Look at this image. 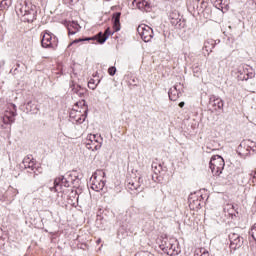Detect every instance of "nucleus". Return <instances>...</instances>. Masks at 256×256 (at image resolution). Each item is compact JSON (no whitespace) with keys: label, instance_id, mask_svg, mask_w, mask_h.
Instances as JSON below:
<instances>
[{"label":"nucleus","instance_id":"obj_1","mask_svg":"<svg viewBox=\"0 0 256 256\" xmlns=\"http://www.w3.org/2000/svg\"><path fill=\"white\" fill-rule=\"evenodd\" d=\"M16 13L20 17H25V21L28 23H33V21L37 19V10H35V6L25 0L17 3Z\"/></svg>","mask_w":256,"mask_h":256},{"label":"nucleus","instance_id":"obj_2","mask_svg":"<svg viewBox=\"0 0 256 256\" xmlns=\"http://www.w3.org/2000/svg\"><path fill=\"white\" fill-rule=\"evenodd\" d=\"M166 255L175 256L181 253V248H179V242L174 238L165 239L160 245Z\"/></svg>","mask_w":256,"mask_h":256},{"label":"nucleus","instance_id":"obj_3","mask_svg":"<svg viewBox=\"0 0 256 256\" xmlns=\"http://www.w3.org/2000/svg\"><path fill=\"white\" fill-rule=\"evenodd\" d=\"M237 153L243 159L249 157L251 153H256V143L251 140H243L237 148Z\"/></svg>","mask_w":256,"mask_h":256},{"label":"nucleus","instance_id":"obj_4","mask_svg":"<svg viewBox=\"0 0 256 256\" xmlns=\"http://www.w3.org/2000/svg\"><path fill=\"white\" fill-rule=\"evenodd\" d=\"M209 167L214 177H219L225 169V160L219 155H214L211 157Z\"/></svg>","mask_w":256,"mask_h":256},{"label":"nucleus","instance_id":"obj_5","mask_svg":"<svg viewBox=\"0 0 256 256\" xmlns=\"http://www.w3.org/2000/svg\"><path fill=\"white\" fill-rule=\"evenodd\" d=\"M85 143L90 151H99L103 145V138L99 134H89Z\"/></svg>","mask_w":256,"mask_h":256},{"label":"nucleus","instance_id":"obj_6","mask_svg":"<svg viewBox=\"0 0 256 256\" xmlns=\"http://www.w3.org/2000/svg\"><path fill=\"white\" fill-rule=\"evenodd\" d=\"M63 187H71V176H59L55 178L54 187L50 188V191L61 193Z\"/></svg>","mask_w":256,"mask_h":256},{"label":"nucleus","instance_id":"obj_7","mask_svg":"<svg viewBox=\"0 0 256 256\" xmlns=\"http://www.w3.org/2000/svg\"><path fill=\"white\" fill-rule=\"evenodd\" d=\"M41 44L45 49H55L59 45V40H57L55 35L49 32H43Z\"/></svg>","mask_w":256,"mask_h":256},{"label":"nucleus","instance_id":"obj_8","mask_svg":"<svg viewBox=\"0 0 256 256\" xmlns=\"http://www.w3.org/2000/svg\"><path fill=\"white\" fill-rule=\"evenodd\" d=\"M111 35H113V32H111L110 28H107L104 33L103 32H99L93 38L76 39L72 43H70L69 47H71V45H73V43H81V41H91V39H95L100 44H103V43H105V41H107V39H109V36H111Z\"/></svg>","mask_w":256,"mask_h":256},{"label":"nucleus","instance_id":"obj_9","mask_svg":"<svg viewBox=\"0 0 256 256\" xmlns=\"http://www.w3.org/2000/svg\"><path fill=\"white\" fill-rule=\"evenodd\" d=\"M16 113H17V106H15V104H9L2 117L3 123L5 125H11V123H15Z\"/></svg>","mask_w":256,"mask_h":256},{"label":"nucleus","instance_id":"obj_10","mask_svg":"<svg viewBox=\"0 0 256 256\" xmlns=\"http://www.w3.org/2000/svg\"><path fill=\"white\" fill-rule=\"evenodd\" d=\"M70 119L73 123H83L87 119V107L80 110L72 109L70 111Z\"/></svg>","mask_w":256,"mask_h":256},{"label":"nucleus","instance_id":"obj_11","mask_svg":"<svg viewBox=\"0 0 256 256\" xmlns=\"http://www.w3.org/2000/svg\"><path fill=\"white\" fill-rule=\"evenodd\" d=\"M137 32L140 35L141 39L145 43H149V41H151V39H153V28L152 27H149L145 24H141L138 26Z\"/></svg>","mask_w":256,"mask_h":256},{"label":"nucleus","instance_id":"obj_12","mask_svg":"<svg viewBox=\"0 0 256 256\" xmlns=\"http://www.w3.org/2000/svg\"><path fill=\"white\" fill-rule=\"evenodd\" d=\"M91 181V189H93V191H103V187H105V181H103V174H101V172L100 174H94Z\"/></svg>","mask_w":256,"mask_h":256},{"label":"nucleus","instance_id":"obj_13","mask_svg":"<svg viewBox=\"0 0 256 256\" xmlns=\"http://www.w3.org/2000/svg\"><path fill=\"white\" fill-rule=\"evenodd\" d=\"M229 239L231 251H237V249L243 246V238L239 234L231 233Z\"/></svg>","mask_w":256,"mask_h":256},{"label":"nucleus","instance_id":"obj_14","mask_svg":"<svg viewBox=\"0 0 256 256\" xmlns=\"http://www.w3.org/2000/svg\"><path fill=\"white\" fill-rule=\"evenodd\" d=\"M188 201H189V207L192 211H198V209H201L200 196H190Z\"/></svg>","mask_w":256,"mask_h":256},{"label":"nucleus","instance_id":"obj_15","mask_svg":"<svg viewBox=\"0 0 256 256\" xmlns=\"http://www.w3.org/2000/svg\"><path fill=\"white\" fill-rule=\"evenodd\" d=\"M170 23L174 27H179L181 25V16L179 15V12L173 11L169 15Z\"/></svg>","mask_w":256,"mask_h":256},{"label":"nucleus","instance_id":"obj_16","mask_svg":"<svg viewBox=\"0 0 256 256\" xmlns=\"http://www.w3.org/2000/svg\"><path fill=\"white\" fill-rule=\"evenodd\" d=\"M113 29L115 32L120 31L121 29V12H116L112 16Z\"/></svg>","mask_w":256,"mask_h":256},{"label":"nucleus","instance_id":"obj_17","mask_svg":"<svg viewBox=\"0 0 256 256\" xmlns=\"http://www.w3.org/2000/svg\"><path fill=\"white\" fill-rule=\"evenodd\" d=\"M68 35H75V33H79L81 26L79 23L72 21L67 24Z\"/></svg>","mask_w":256,"mask_h":256},{"label":"nucleus","instance_id":"obj_18","mask_svg":"<svg viewBox=\"0 0 256 256\" xmlns=\"http://www.w3.org/2000/svg\"><path fill=\"white\" fill-rule=\"evenodd\" d=\"M23 164L24 167H26L27 169H33V167H35V160L33 159V157L28 156L24 158Z\"/></svg>","mask_w":256,"mask_h":256},{"label":"nucleus","instance_id":"obj_19","mask_svg":"<svg viewBox=\"0 0 256 256\" xmlns=\"http://www.w3.org/2000/svg\"><path fill=\"white\" fill-rule=\"evenodd\" d=\"M211 99H213L211 103L215 111H217V109H223V100H221V98H216L214 96Z\"/></svg>","mask_w":256,"mask_h":256},{"label":"nucleus","instance_id":"obj_20","mask_svg":"<svg viewBox=\"0 0 256 256\" xmlns=\"http://www.w3.org/2000/svg\"><path fill=\"white\" fill-rule=\"evenodd\" d=\"M127 187L130 191H139L141 184L137 180H132L127 184Z\"/></svg>","mask_w":256,"mask_h":256},{"label":"nucleus","instance_id":"obj_21","mask_svg":"<svg viewBox=\"0 0 256 256\" xmlns=\"http://www.w3.org/2000/svg\"><path fill=\"white\" fill-rule=\"evenodd\" d=\"M253 77H255L254 72H248L246 74L240 73V75H238L239 81H249V79H253Z\"/></svg>","mask_w":256,"mask_h":256},{"label":"nucleus","instance_id":"obj_22","mask_svg":"<svg viewBox=\"0 0 256 256\" xmlns=\"http://www.w3.org/2000/svg\"><path fill=\"white\" fill-rule=\"evenodd\" d=\"M13 5V0H2L0 2V11H7Z\"/></svg>","mask_w":256,"mask_h":256},{"label":"nucleus","instance_id":"obj_23","mask_svg":"<svg viewBox=\"0 0 256 256\" xmlns=\"http://www.w3.org/2000/svg\"><path fill=\"white\" fill-rule=\"evenodd\" d=\"M170 101H177L179 99V92L177 91V88H174L173 90H170L168 92Z\"/></svg>","mask_w":256,"mask_h":256},{"label":"nucleus","instance_id":"obj_24","mask_svg":"<svg viewBox=\"0 0 256 256\" xmlns=\"http://www.w3.org/2000/svg\"><path fill=\"white\" fill-rule=\"evenodd\" d=\"M194 256H209V252L205 248H198L195 250Z\"/></svg>","mask_w":256,"mask_h":256},{"label":"nucleus","instance_id":"obj_25","mask_svg":"<svg viewBox=\"0 0 256 256\" xmlns=\"http://www.w3.org/2000/svg\"><path fill=\"white\" fill-rule=\"evenodd\" d=\"M97 85H99V83L95 82V79H90L88 81V88L92 89V91H94V89H97Z\"/></svg>","mask_w":256,"mask_h":256},{"label":"nucleus","instance_id":"obj_26","mask_svg":"<svg viewBox=\"0 0 256 256\" xmlns=\"http://www.w3.org/2000/svg\"><path fill=\"white\" fill-rule=\"evenodd\" d=\"M137 5H138V9H145V7H149V2L145 0H139L137 2Z\"/></svg>","mask_w":256,"mask_h":256},{"label":"nucleus","instance_id":"obj_27","mask_svg":"<svg viewBox=\"0 0 256 256\" xmlns=\"http://www.w3.org/2000/svg\"><path fill=\"white\" fill-rule=\"evenodd\" d=\"M204 49L205 51H207V53H211L212 49H213V44L209 43V41H206L204 43Z\"/></svg>","mask_w":256,"mask_h":256},{"label":"nucleus","instance_id":"obj_28","mask_svg":"<svg viewBox=\"0 0 256 256\" xmlns=\"http://www.w3.org/2000/svg\"><path fill=\"white\" fill-rule=\"evenodd\" d=\"M217 9H223V0H212Z\"/></svg>","mask_w":256,"mask_h":256},{"label":"nucleus","instance_id":"obj_29","mask_svg":"<svg viewBox=\"0 0 256 256\" xmlns=\"http://www.w3.org/2000/svg\"><path fill=\"white\" fill-rule=\"evenodd\" d=\"M64 5H75V3H79V0H62Z\"/></svg>","mask_w":256,"mask_h":256},{"label":"nucleus","instance_id":"obj_30","mask_svg":"<svg viewBox=\"0 0 256 256\" xmlns=\"http://www.w3.org/2000/svg\"><path fill=\"white\" fill-rule=\"evenodd\" d=\"M251 236L254 239V241H256V223L254 224V226L251 229Z\"/></svg>","mask_w":256,"mask_h":256},{"label":"nucleus","instance_id":"obj_31","mask_svg":"<svg viewBox=\"0 0 256 256\" xmlns=\"http://www.w3.org/2000/svg\"><path fill=\"white\" fill-rule=\"evenodd\" d=\"M108 73H109V75H111V76H113V75H115V73H117V68H115V67H110L109 69H108Z\"/></svg>","mask_w":256,"mask_h":256},{"label":"nucleus","instance_id":"obj_32","mask_svg":"<svg viewBox=\"0 0 256 256\" xmlns=\"http://www.w3.org/2000/svg\"><path fill=\"white\" fill-rule=\"evenodd\" d=\"M250 175L256 181V170L252 171Z\"/></svg>","mask_w":256,"mask_h":256},{"label":"nucleus","instance_id":"obj_33","mask_svg":"<svg viewBox=\"0 0 256 256\" xmlns=\"http://www.w3.org/2000/svg\"><path fill=\"white\" fill-rule=\"evenodd\" d=\"M179 107H181V108L185 107V102H180Z\"/></svg>","mask_w":256,"mask_h":256},{"label":"nucleus","instance_id":"obj_34","mask_svg":"<svg viewBox=\"0 0 256 256\" xmlns=\"http://www.w3.org/2000/svg\"><path fill=\"white\" fill-rule=\"evenodd\" d=\"M3 37H4L3 32L0 31V41H3Z\"/></svg>","mask_w":256,"mask_h":256},{"label":"nucleus","instance_id":"obj_35","mask_svg":"<svg viewBox=\"0 0 256 256\" xmlns=\"http://www.w3.org/2000/svg\"><path fill=\"white\" fill-rule=\"evenodd\" d=\"M97 243L100 244V243H101V239H98V240H97Z\"/></svg>","mask_w":256,"mask_h":256}]
</instances>
